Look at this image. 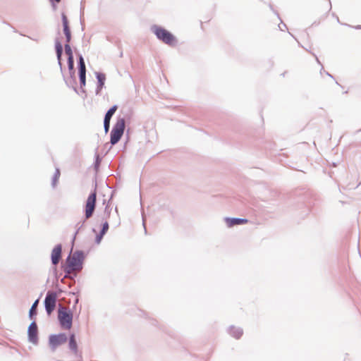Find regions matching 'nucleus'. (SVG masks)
Returning a JSON list of instances; mask_svg holds the SVG:
<instances>
[{
	"instance_id": "obj_6",
	"label": "nucleus",
	"mask_w": 361,
	"mask_h": 361,
	"mask_svg": "<svg viewBox=\"0 0 361 361\" xmlns=\"http://www.w3.org/2000/svg\"><path fill=\"white\" fill-rule=\"evenodd\" d=\"M96 199H97V192H96V190H94V191L89 195V197H87V200L86 201L85 211L86 219H89L92 216L93 212L94 211V208H95Z\"/></svg>"
},
{
	"instance_id": "obj_5",
	"label": "nucleus",
	"mask_w": 361,
	"mask_h": 361,
	"mask_svg": "<svg viewBox=\"0 0 361 361\" xmlns=\"http://www.w3.org/2000/svg\"><path fill=\"white\" fill-rule=\"evenodd\" d=\"M57 294L55 292L49 291L44 300V306L47 313L50 315L56 307Z\"/></svg>"
},
{
	"instance_id": "obj_23",
	"label": "nucleus",
	"mask_w": 361,
	"mask_h": 361,
	"mask_svg": "<svg viewBox=\"0 0 361 361\" xmlns=\"http://www.w3.org/2000/svg\"><path fill=\"white\" fill-rule=\"evenodd\" d=\"M59 171H57L56 172V175H55V177H54V185H56V183L57 182L58 179H59Z\"/></svg>"
},
{
	"instance_id": "obj_2",
	"label": "nucleus",
	"mask_w": 361,
	"mask_h": 361,
	"mask_svg": "<svg viewBox=\"0 0 361 361\" xmlns=\"http://www.w3.org/2000/svg\"><path fill=\"white\" fill-rule=\"evenodd\" d=\"M58 319L62 329L69 330L72 327L73 314L66 307L59 308Z\"/></svg>"
},
{
	"instance_id": "obj_13",
	"label": "nucleus",
	"mask_w": 361,
	"mask_h": 361,
	"mask_svg": "<svg viewBox=\"0 0 361 361\" xmlns=\"http://www.w3.org/2000/svg\"><path fill=\"white\" fill-rule=\"evenodd\" d=\"M55 47L59 64V66H61V55L63 52V47L61 43L59 41L56 42Z\"/></svg>"
},
{
	"instance_id": "obj_10",
	"label": "nucleus",
	"mask_w": 361,
	"mask_h": 361,
	"mask_svg": "<svg viewBox=\"0 0 361 361\" xmlns=\"http://www.w3.org/2000/svg\"><path fill=\"white\" fill-rule=\"evenodd\" d=\"M85 73H86V68L85 61L82 56L80 57L79 60V77L80 81V87H82L85 86Z\"/></svg>"
},
{
	"instance_id": "obj_21",
	"label": "nucleus",
	"mask_w": 361,
	"mask_h": 361,
	"mask_svg": "<svg viewBox=\"0 0 361 361\" xmlns=\"http://www.w3.org/2000/svg\"><path fill=\"white\" fill-rule=\"evenodd\" d=\"M104 126L105 132L107 133L109 130L110 121L104 120Z\"/></svg>"
},
{
	"instance_id": "obj_20",
	"label": "nucleus",
	"mask_w": 361,
	"mask_h": 361,
	"mask_svg": "<svg viewBox=\"0 0 361 361\" xmlns=\"http://www.w3.org/2000/svg\"><path fill=\"white\" fill-rule=\"evenodd\" d=\"M65 52L68 55V57H73L72 49H71V46L69 45L68 43H67L65 45Z\"/></svg>"
},
{
	"instance_id": "obj_15",
	"label": "nucleus",
	"mask_w": 361,
	"mask_h": 361,
	"mask_svg": "<svg viewBox=\"0 0 361 361\" xmlns=\"http://www.w3.org/2000/svg\"><path fill=\"white\" fill-rule=\"evenodd\" d=\"M231 334L235 338H239L243 335V331L236 327H231L230 329Z\"/></svg>"
},
{
	"instance_id": "obj_1",
	"label": "nucleus",
	"mask_w": 361,
	"mask_h": 361,
	"mask_svg": "<svg viewBox=\"0 0 361 361\" xmlns=\"http://www.w3.org/2000/svg\"><path fill=\"white\" fill-rule=\"evenodd\" d=\"M84 255L82 252L76 251L71 254L66 261L64 270L68 274L82 269Z\"/></svg>"
},
{
	"instance_id": "obj_8",
	"label": "nucleus",
	"mask_w": 361,
	"mask_h": 361,
	"mask_svg": "<svg viewBox=\"0 0 361 361\" xmlns=\"http://www.w3.org/2000/svg\"><path fill=\"white\" fill-rule=\"evenodd\" d=\"M62 247L61 245H56L51 251V258L54 265H57L61 258Z\"/></svg>"
},
{
	"instance_id": "obj_16",
	"label": "nucleus",
	"mask_w": 361,
	"mask_h": 361,
	"mask_svg": "<svg viewBox=\"0 0 361 361\" xmlns=\"http://www.w3.org/2000/svg\"><path fill=\"white\" fill-rule=\"evenodd\" d=\"M117 106L116 105H114L113 106L106 114L105 115V117H104V120L105 121H111V118L112 117V116L114 114V113L116 112V111L117 110Z\"/></svg>"
},
{
	"instance_id": "obj_22",
	"label": "nucleus",
	"mask_w": 361,
	"mask_h": 361,
	"mask_svg": "<svg viewBox=\"0 0 361 361\" xmlns=\"http://www.w3.org/2000/svg\"><path fill=\"white\" fill-rule=\"evenodd\" d=\"M68 61L69 68L73 69V57H68Z\"/></svg>"
},
{
	"instance_id": "obj_3",
	"label": "nucleus",
	"mask_w": 361,
	"mask_h": 361,
	"mask_svg": "<svg viewBox=\"0 0 361 361\" xmlns=\"http://www.w3.org/2000/svg\"><path fill=\"white\" fill-rule=\"evenodd\" d=\"M125 130V119L118 118L111 132V143L115 145L122 137Z\"/></svg>"
},
{
	"instance_id": "obj_12",
	"label": "nucleus",
	"mask_w": 361,
	"mask_h": 361,
	"mask_svg": "<svg viewBox=\"0 0 361 361\" xmlns=\"http://www.w3.org/2000/svg\"><path fill=\"white\" fill-rule=\"evenodd\" d=\"M247 221H248L246 219H226V222L228 227H232L235 225L246 224Z\"/></svg>"
},
{
	"instance_id": "obj_9",
	"label": "nucleus",
	"mask_w": 361,
	"mask_h": 361,
	"mask_svg": "<svg viewBox=\"0 0 361 361\" xmlns=\"http://www.w3.org/2000/svg\"><path fill=\"white\" fill-rule=\"evenodd\" d=\"M37 326L35 322H32L28 327V337L29 341L33 343H37Z\"/></svg>"
},
{
	"instance_id": "obj_24",
	"label": "nucleus",
	"mask_w": 361,
	"mask_h": 361,
	"mask_svg": "<svg viewBox=\"0 0 361 361\" xmlns=\"http://www.w3.org/2000/svg\"><path fill=\"white\" fill-rule=\"evenodd\" d=\"M55 1H56V2H58V3L61 1V0H55Z\"/></svg>"
},
{
	"instance_id": "obj_14",
	"label": "nucleus",
	"mask_w": 361,
	"mask_h": 361,
	"mask_svg": "<svg viewBox=\"0 0 361 361\" xmlns=\"http://www.w3.org/2000/svg\"><path fill=\"white\" fill-rule=\"evenodd\" d=\"M97 78L98 80V86H97V92L101 91L104 85V82L106 80V76L104 73H97Z\"/></svg>"
},
{
	"instance_id": "obj_19",
	"label": "nucleus",
	"mask_w": 361,
	"mask_h": 361,
	"mask_svg": "<svg viewBox=\"0 0 361 361\" xmlns=\"http://www.w3.org/2000/svg\"><path fill=\"white\" fill-rule=\"evenodd\" d=\"M38 302H39V300H37L34 303L33 305H32L31 307V309L30 310V317L32 318V315L33 314H35L36 312H35V310H36V308L37 307V305H38Z\"/></svg>"
},
{
	"instance_id": "obj_18",
	"label": "nucleus",
	"mask_w": 361,
	"mask_h": 361,
	"mask_svg": "<svg viewBox=\"0 0 361 361\" xmlns=\"http://www.w3.org/2000/svg\"><path fill=\"white\" fill-rule=\"evenodd\" d=\"M69 347H70V348L72 350L76 352V350H77V343H76L74 334H72L71 336V337H70Z\"/></svg>"
},
{
	"instance_id": "obj_11",
	"label": "nucleus",
	"mask_w": 361,
	"mask_h": 361,
	"mask_svg": "<svg viewBox=\"0 0 361 361\" xmlns=\"http://www.w3.org/2000/svg\"><path fill=\"white\" fill-rule=\"evenodd\" d=\"M62 21H63V32L66 37V42L67 43H69L71 39V30L68 26V22L67 17L65 14H62Z\"/></svg>"
},
{
	"instance_id": "obj_17",
	"label": "nucleus",
	"mask_w": 361,
	"mask_h": 361,
	"mask_svg": "<svg viewBox=\"0 0 361 361\" xmlns=\"http://www.w3.org/2000/svg\"><path fill=\"white\" fill-rule=\"evenodd\" d=\"M108 229H109L108 222L104 223L100 235L97 237V241L98 243L101 241L102 236L107 232Z\"/></svg>"
},
{
	"instance_id": "obj_4",
	"label": "nucleus",
	"mask_w": 361,
	"mask_h": 361,
	"mask_svg": "<svg viewBox=\"0 0 361 361\" xmlns=\"http://www.w3.org/2000/svg\"><path fill=\"white\" fill-rule=\"evenodd\" d=\"M154 32L157 35V37L163 42L169 45L175 44V37L166 29L156 26L154 27Z\"/></svg>"
},
{
	"instance_id": "obj_7",
	"label": "nucleus",
	"mask_w": 361,
	"mask_h": 361,
	"mask_svg": "<svg viewBox=\"0 0 361 361\" xmlns=\"http://www.w3.org/2000/svg\"><path fill=\"white\" fill-rule=\"evenodd\" d=\"M67 337L64 334L51 336L49 338V343L51 347L56 348L66 342Z\"/></svg>"
}]
</instances>
